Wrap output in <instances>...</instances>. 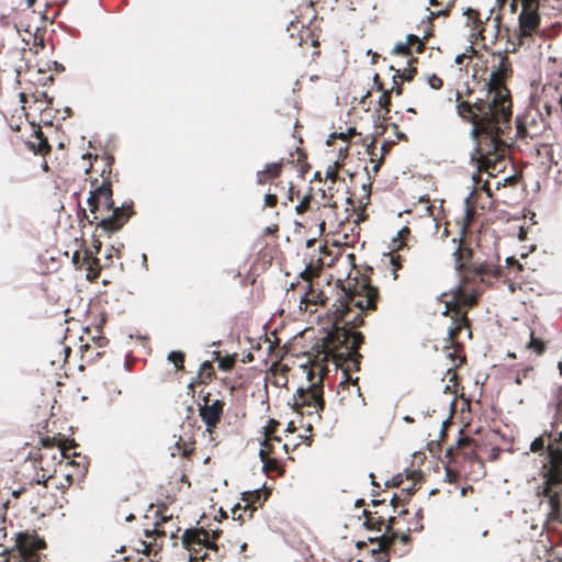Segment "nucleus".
Listing matches in <instances>:
<instances>
[{
	"label": "nucleus",
	"instance_id": "nucleus-31",
	"mask_svg": "<svg viewBox=\"0 0 562 562\" xmlns=\"http://www.w3.org/2000/svg\"><path fill=\"white\" fill-rule=\"evenodd\" d=\"M216 355V360L218 361V369L222 370V371H232L235 363H236V358H237V355H233V356H225V357H221V353L217 351L215 352Z\"/></svg>",
	"mask_w": 562,
	"mask_h": 562
},
{
	"label": "nucleus",
	"instance_id": "nucleus-1",
	"mask_svg": "<svg viewBox=\"0 0 562 562\" xmlns=\"http://www.w3.org/2000/svg\"><path fill=\"white\" fill-rule=\"evenodd\" d=\"M379 289L369 283L357 286L353 291L341 290V294L333 304V328L314 349L321 352L322 359H330L336 368L342 370L344 380L340 385L358 383L349 375L350 371H359L362 355L359 348L364 336L357 330L363 324V315L375 311L379 300Z\"/></svg>",
	"mask_w": 562,
	"mask_h": 562
},
{
	"label": "nucleus",
	"instance_id": "nucleus-41",
	"mask_svg": "<svg viewBox=\"0 0 562 562\" xmlns=\"http://www.w3.org/2000/svg\"><path fill=\"white\" fill-rule=\"evenodd\" d=\"M422 529H423L422 525L415 524L414 527H407L406 531L402 532L400 535V532L396 530V526L394 527V530L397 532V537L396 538H400L401 542L404 543V544H407L409 542V540H411V532L412 531H419Z\"/></svg>",
	"mask_w": 562,
	"mask_h": 562
},
{
	"label": "nucleus",
	"instance_id": "nucleus-10",
	"mask_svg": "<svg viewBox=\"0 0 562 562\" xmlns=\"http://www.w3.org/2000/svg\"><path fill=\"white\" fill-rule=\"evenodd\" d=\"M55 441L56 438L54 437L42 438L44 450L40 453L38 468L43 471V480L52 476L50 472L52 468L55 465V461L60 464L64 459H70V457L77 456L75 452L70 453V450L75 447L72 441L68 443L66 440L59 439L57 450L54 451Z\"/></svg>",
	"mask_w": 562,
	"mask_h": 562
},
{
	"label": "nucleus",
	"instance_id": "nucleus-21",
	"mask_svg": "<svg viewBox=\"0 0 562 562\" xmlns=\"http://www.w3.org/2000/svg\"><path fill=\"white\" fill-rule=\"evenodd\" d=\"M363 526L366 529L371 531H382L384 529V533L386 535L387 526L390 525L389 519L393 518L394 516H386L385 514H380V510H363Z\"/></svg>",
	"mask_w": 562,
	"mask_h": 562
},
{
	"label": "nucleus",
	"instance_id": "nucleus-3",
	"mask_svg": "<svg viewBox=\"0 0 562 562\" xmlns=\"http://www.w3.org/2000/svg\"><path fill=\"white\" fill-rule=\"evenodd\" d=\"M452 258L460 282L441 296L447 312L456 313L460 327L467 325L469 311L479 304L485 278H501L502 269L487 261L474 260V250L463 238L458 240Z\"/></svg>",
	"mask_w": 562,
	"mask_h": 562
},
{
	"label": "nucleus",
	"instance_id": "nucleus-7",
	"mask_svg": "<svg viewBox=\"0 0 562 562\" xmlns=\"http://www.w3.org/2000/svg\"><path fill=\"white\" fill-rule=\"evenodd\" d=\"M508 143H476L471 153V162L480 172H486L490 177H496L512 165Z\"/></svg>",
	"mask_w": 562,
	"mask_h": 562
},
{
	"label": "nucleus",
	"instance_id": "nucleus-55",
	"mask_svg": "<svg viewBox=\"0 0 562 562\" xmlns=\"http://www.w3.org/2000/svg\"><path fill=\"white\" fill-rule=\"evenodd\" d=\"M408 45L407 43L398 42L395 44L394 48L392 49L393 54H404L407 49Z\"/></svg>",
	"mask_w": 562,
	"mask_h": 562
},
{
	"label": "nucleus",
	"instance_id": "nucleus-34",
	"mask_svg": "<svg viewBox=\"0 0 562 562\" xmlns=\"http://www.w3.org/2000/svg\"><path fill=\"white\" fill-rule=\"evenodd\" d=\"M29 150L34 155L46 156L50 153L52 147L49 143H25Z\"/></svg>",
	"mask_w": 562,
	"mask_h": 562
},
{
	"label": "nucleus",
	"instance_id": "nucleus-45",
	"mask_svg": "<svg viewBox=\"0 0 562 562\" xmlns=\"http://www.w3.org/2000/svg\"><path fill=\"white\" fill-rule=\"evenodd\" d=\"M406 481V475L404 476L403 473H398L396 475H394L390 481H386L385 485L387 487L392 486V487H402L404 485Z\"/></svg>",
	"mask_w": 562,
	"mask_h": 562
},
{
	"label": "nucleus",
	"instance_id": "nucleus-59",
	"mask_svg": "<svg viewBox=\"0 0 562 562\" xmlns=\"http://www.w3.org/2000/svg\"><path fill=\"white\" fill-rule=\"evenodd\" d=\"M429 33H425L424 34V37L420 38L418 42H417V47H416V53L420 54L424 52L425 49V40L427 38Z\"/></svg>",
	"mask_w": 562,
	"mask_h": 562
},
{
	"label": "nucleus",
	"instance_id": "nucleus-2",
	"mask_svg": "<svg viewBox=\"0 0 562 562\" xmlns=\"http://www.w3.org/2000/svg\"><path fill=\"white\" fill-rule=\"evenodd\" d=\"M510 75V64L504 56H499L498 64L493 65L484 83L486 99L479 98L473 103L460 101L456 105L458 115L471 123L470 136L473 140H480L479 135L487 140H503L502 136L510 130V92L504 83Z\"/></svg>",
	"mask_w": 562,
	"mask_h": 562
},
{
	"label": "nucleus",
	"instance_id": "nucleus-38",
	"mask_svg": "<svg viewBox=\"0 0 562 562\" xmlns=\"http://www.w3.org/2000/svg\"><path fill=\"white\" fill-rule=\"evenodd\" d=\"M186 355L182 351H171L168 360L173 363L177 370L183 369Z\"/></svg>",
	"mask_w": 562,
	"mask_h": 562
},
{
	"label": "nucleus",
	"instance_id": "nucleus-61",
	"mask_svg": "<svg viewBox=\"0 0 562 562\" xmlns=\"http://www.w3.org/2000/svg\"><path fill=\"white\" fill-rule=\"evenodd\" d=\"M52 69L55 71V72H64L65 71V66L56 60L53 61V66H52Z\"/></svg>",
	"mask_w": 562,
	"mask_h": 562
},
{
	"label": "nucleus",
	"instance_id": "nucleus-50",
	"mask_svg": "<svg viewBox=\"0 0 562 562\" xmlns=\"http://www.w3.org/2000/svg\"><path fill=\"white\" fill-rule=\"evenodd\" d=\"M278 204V196L276 193H267L265 196V206L274 207Z\"/></svg>",
	"mask_w": 562,
	"mask_h": 562
},
{
	"label": "nucleus",
	"instance_id": "nucleus-14",
	"mask_svg": "<svg viewBox=\"0 0 562 562\" xmlns=\"http://www.w3.org/2000/svg\"><path fill=\"white\" fill-rule=\"evenodd\" d=\"M408 513L407 509H402L398 513V517H393L389 519L390 525L386 529V535H382L376 538H369V541L372 544H376L375 548L371 549V553L373 557H375L376 562H389L390 561V554L389 550L393 546L397 532L394 530V527L398 525V519L401 516L406 515Z\"/></svg>",
	"mask_w": 562,
	"mask_h": 562
},
{
	"label": "nucleus",
	"instance_id": "nucleus-19",
	"mask_svg": "<svg viewBox=\"0 0 562 562\" xmlns=\"http://www.w3.org/2000/svg\"><path fill=\"white\" fill-rule=\"evenodd\" d=\"M87 338L83 336L80 337V346L79 349L82 352V357H88L89 360H92L95 357H100L102 355L101 351H99L100 348H103L108 344V339L100 335H90V329L87 328Z\"/></svg>",
	"mask_w": 562,
	"mask_h": 562
},
{
	"label": "nucleus",
	"instance_id": "nucleus-28",
	"mask_svg": "<svg viewBox=\"0 0 562 562\" xmlns=\"http://www.w3.org/2000/svg\"><path fill=\"white\" fill-rule=\"evenodd\" d=\"M344 166L342 161L339 159L333 161L330 165L327 166L325 171V180L329 181L331 184H336L337 181L345 182V179H340L338 172L339 169Z\"/></svg>",
	"mask_w": 562,
	"mask_h": 562
},
{
	"label": "nucleus",
	"instance_id": "nucleus-27",
	"mask_svg": "<svg viewBox=\"0 0 562 562\" xmlns=\"http://www.w3.org/2000/svg\"><path fill=\"white\" fill-rule=\"evenodd\" d=\"M529 338L530 339L526 345V348L535 352L537 356L543 355L547 350L546 341L536 337L533 330L531 329H529Z\"/></svg>",
	"mask_w": 562,
	"mask_h": 562
},
{
	"label": "nucleus",
	"instance_id": "nucleus-46",
	"mask_svg": "<svg viewBox=\"0 0 562 562\" xmlns=\"http://www.w3.org/2000/svg\"><path fill=\"white\" fill-rule=\"evenodd\" d=\"M520 180V176L518 175H512L506 178H504L503 182H497L496 188L499 189V187H507V186H516Z\"/></svg>",
	"mask_w": 562,
	"mask_h": 562
},
{
	"label": "nucleus",
	"instance_id": "nucleus-64",
	"mask_svg": "<svg viewBox=\"0 0 562 562\" xmlns=\"http://www.w3.org/2000/svg\"><path fill=\"white\" fill-rule=\"evenodd\" d=\"M347 155H348V147L346 146L344 149L342 148L339 149V157H338V159L344 162V160L347 157Z\"/></svg>",
	"mask_w": 562,
	"mask_h": 562
},
{
	"label": "nucleus",
	"instance_id": "nucleus-6",
	"mask_svg": "<svg viewBox=\"0 0 562 562\" xmlns=\"http://www.w3.org/2000/svg\"><path fill=\"white\" fill-rule=\"evenodd\" d=\"M323 355L316 351L314 359L310 361V370L307 371V380L310 385L304 389H297L293 396L294 411L301 415H308L315 420H321V412L325 407L323 397V380L327 373V362L330 359H322Z\"/></svg>",
	"mask_w": 562,
	"mask_h": 562
},
{
	"label": "nucleus",
	"instance_id": "nucleus-47",
	"mask_svg": "<svg viewBox=\"0 0 562 562\" xmlns=\"http://www.w3.org/2000/svg\"><path fill=\"white\" fill-rule=\"evenodd\" d=\"M427 82L431 89L438 90L442 87V79L439 78L437 75L432 74L431 76L427 77Z\"/></svg>",
	"mask_w": 562,
	"mask_h": 562
},
{
	"label": "nucleus",
	"instance_id": "nucleus-36",
	"mask_svg": "<svg viewBox=\"0 0 562 562\" xmlns=\"http://www.w3.org/2000/svg\"><path fill=\"white\" fill-rule=\"evenodd\" d=\"M154 546H156V543L147 542V541H140L139 542V548H137V551H142L145 554V557H140V558H138L137 560H135L133 562H153L149 559V554L154 550Z\"/></svg>",
	"mask_w": 562,
	"mask_h": 562
},
{
	"label": "nucleus",
	"instance_id": "nucleus-18",
	"mask_svg": "<svg viewBox=\"0 0 562 562\" xmlns=\"http://www.w3.org/2000/svg\"><path fill=\"white\" fill-rule=\"evenodd\" d=\"M166 512H167V507L164 506V509L160 510L158 509L157 510V517L158 519L156 520L155 522V527L153 530H148L146 529L145 530V536L147 538H151L154 537L155 541L157 540V538H161V537H166L169 535V537L171 539H177L178 538V532L180 531V528L177 527L176 525H171L170 527L166 528L165 525L169 524L171 521V515L168 516L166 515Z\"/></svg>",
	"mask_w": 562,
	"mask_h": 562
},
{
	"label": "nucleus",
	"instance_id": "nucleus-49",
	"mask_svg": "<svg viewBox=\"0 0 562 562\" xmlns=\"http://www.w3.org/2000/svg\"><path fill=\"white\" fill-rule=\"evenodd\" d=\"M204 373L206 374L207 379H211V376L214 373L213 366H212V363L210 361H204L201 364L200 375H203Z\"/></svg>",
	"mask_w": 562,
	"mask_h": 562
},
{
	"label": "nucleus",
	"instance_id": "nucleus-11",
	"mask_svg": "<svg viewBox=\"0 0 562 562\" xmlns=\"http://www.w3.org/2000/svg\"><path fill=\"white\" fill-rule=\"evenodd\" d=\"M477 443L469 436H461L454 446L446 450V459L450 463L460 464L461 468L470 465L471 468L477 467L480 470L484 469V464L476 452Z\"/></svg>",
	"mask_w": 562,
	"mask_h": 562
},
{
	"label": "nucleus",
	"instance_id": "nucleus-40",
	"mask_svg": "<svg viewBox=\"0 0 562 562\" xmlns=\"http://www.w3.org/2000/svg\"><path fill=\"white\" fill-rule=\"evenodd\" d=\"M531 123L535 124V128L532 127V125H530L528 128H525L526 134H522V127H521L519 121L517 120L516 136H519V137L529 136L530 138H533L535 136H537L539 131H538V128L536 126L535 120H532Z\"/></svg>",
	"mask_w": 562,
	"mask_h": 562
},
{
	"label": "nucleus",
	"instance_id": "nucleus-5",
	"mask_svg": "<svg viewBox=\"0 0 562 562\" xmlns=\"http://www.w3.org/2000/svg\"><path fill=\"white\" fill-rule=\"evenodd\" d=\"M93 160L94 161L90 164V168L100 165L103 181L90 192L88 205L92 218L88 221L91 224L97 223L95 232L100 231L99 236L102 234L110 235L111 233L120 231L125 223H127L134 214L133 204H123L122 206L114 205L112 184L109 180L114 157L104 151L102 155L95 154ZM86 217L89 218L88 215H86Z\"/></svg>",
	"mask_w": 562,
	"mask_h": 562
},
{
	"label": "nucleus",
	"instance_id": "nucleus-52",
	"mask_svg": "<svg viewBox=\"0 0 562 562\" xmlns=\"http://www.w3.org/2000/svg\"><path fill=\"white\" fill-rule=\"evenodd\" d=\"M371 505L374 507V508H378V507H382L380 510V514H385L386 516H390L387 514V507L389 505L385 504V499H382V501H379V499H373L371 502Z\"/></svg>",
	"mask_w": 562,
	"mask_h": 562
},
{
	"label": "nucleus",
	"instance_id": "nucleus-63",
	"mask_svg": "<svg viewBox=\"0 0 562 562\" xmlns=\"http://www.w3.org/2000/svg\"><path fill=\"white\" fill-rule=\"evenodd\" d=\"M373 85L376 88V90H379V91L383 90L382 83L380 82L378 74H374V76H373Z\"/></svg>",
	"mask_w": 562,
	"mask_h": 562
},
{
	"label": "nucleus",
	"instance_id": "nucleus-30",
	"mask_svg": "<svg viewBox=\"0 0 562 562\" xmlns=\"http://www.w3.org/2000/svg\"><path fill=\"white\" fill-rule=\"evenodd\" d=\"M420 477H422V475L417 471H412L409 474H406V481L408 482V484L407 485H403L401 487L402 488V494H404V492H406V493H409V495L413 496V494L416 491V485L418 484Z\"/></svg>",
	"mask_w": 562,
	"mask_h": 562
},
{
	"label": "nucleus",
	"instance_id": "nucleus-22",
	"mask_svg": "<svg viewBox=\"0 0 562 562\" xmlns=\"http://www.w3.org/2000/svg\"><path fill=\"white\" fill-rule=\"evenodd\" d=\"M41 541L37 543L27 535H19L16 544L20 550L23 562H40L36 550L42 547Z\"/></svg>",
	"mask_w": 562,
	"mask_h": 562
},
{
	"label": "nucleus",
	"instance_id": "nucleus-62",
	"mask_svg": "<svg viewBox=\"0 0 562 562\" xmlns=\"http://www.w3.org/2000/svg\"><path fill=\"white\" fill-rule=\"evenodd\" d=\"M278 231H279L278 225L273 224V225H270V226L266 227L265 234L266 235H271V234H276Z\"/></svg>",
	"mask_w": 562,
	"mask_h": 562
},
{
	"label": "nucleus",
	"instance_id": "nucleus-57",
	"mask_svg": "<svg viewBox=\"0 0 562 562\" xmlns=\"http://www.w3.org/2000/svg\"><path fill=\"white\" fill-rule=\"evenodd\" d=\"M85 261H86V263H92L93 268L98 267L99 270L101 269V266L99 263V259L98 258H92L91 255H89L88 252H86Z\"/></svg>",
	"mask_w": 562,
	"mask_h": 562
},
{
	"label": "nucleus",
	"instance_id": "nucleus-20",
	"mask_svg": "<svg viewBox=\"0 0 562 562\" xmlns=\"http://www.w3.org/2000/svg\"><path fill=\"white\" fill-rule=\"evenodd\" d=\"M367 144V154L370 157V164L372 165L371 170L367 167L368 173L371 172L375 176L381 166L384 162L385 156L391 151L392 146L395 143H381V146L378 147V143H366Z\"/></svg>",
	"mask_w": 562,
	"mask_h": 562
},
{
	"label": "nucleus",
	"instance_id": "nucleus-43",
	"mask_svg": "<svg viewBox=\"0 0 562 562\" xmlns=\"http://www.w3.org/2000/svg\"><path fill=\"white\" fill-rule=\"evenodd\" d=\"M411 497L412 495H409V493L404 492V494H402L401 491L400 494L393 495L391 498V505L395 509L398 505H405L411 499Z\"/></svg>",
	"mask_w": 562,
	"mask_h": 562
},
{
	"label": "nucleus",
	"instance_id": "nucleus-13",
	"mask_svg": "<svg viewBox=\"0 0 562 562\" xmlns=\"http://www.w3.org/2000/svg\"><path fill=\"white\" fill-rule=\"evenodd\" d=\"M202 402L199 407V415L206 426L205 431L210 440L214 441L215 429L222 419L225 403L218 398H211L210 393L203 396Z\"/></svg>",
	"mask_w": 562,
	"mask_h": 562
},
{
	"label": "nucleus",
	"instance_id": "nucleus-33",
	"mask_svg": "<svg viewBox=\"0 0 562 562\" xmlns=\"http://www.w3.org/2000/svg\"><path fill=\"white\" fill-rule=\"evenodd\" d=\"M279 426H280V423L278 420H276L273 418L269 419L267 425L263 427V436H265L263 439H272V440L281 439L280 437H278L276 435Z\"/></svg>",
	"mask_w": 562,
	"mask_h": 562
},
{
	"label": "nucleus",
	"instance_id": "nucleus-23",
	"mask_svg": "<svg viewBox=\"0 0 562 562\" xmlns=\"http://www.w3.org/2000/svg\"><path fill=\"white\" fill-rule=\"evenodd\" d=\"M288 453V445L282 443L281 439L272 440V439H263L261 441V448L259 451L260 459H265L267 457H283Z\"/></svg>",
	"mask_w": 562,
	"mask_h": 562
},
{
	"label": "nucleus",
	"instance_id": "nucleus-16",
	"mask_svg": "<svg viewBox=\"0 0 562 562\" xmlns=\"http://www.w3.org/2000/svg\"><path fill=\"white\" fill-rule=\"evenodd\" d=\"M443 314L450 315V317L452 319V326H450V328L448 330V340L450 342V346L445 347L447 357L452 360V362L454 363L456 367H458L464 361V358L460 356V352L463 350V347L460 342H458V337L462 329H468V337L469 338L472 337V331L470 328L471 327L470 318L468 317V322H467L465 326L458 327L460 325V322L454 312H447V310H446Z\"/></svg>",
	"mask_w": 562,
	"mask_h": 562
},
{
	"label": "nucleus",
	"instance_id": "nucleus-12",
	"mask_svg": "<svg viewBox=\"0 0 562 562\" xmlns=\"http://www.w3.org/2000/svg\"><path fill=\"white\" fill-rule=\"evenodd\" d=\"M319 274V269L314 268L312 265L306 266L305 269L300 273V278L305 282L304 293L301 296L300 308L315 313L318 305H324L326 296L321 290L315 289L313 280Z\"/></svg>",
	"mask_w": 562,
	"mask_h": 562
},
{
	"label": "nucleus",
	"instance_id": "nucleus-24",
	"mask_svg": "<svg viewBox=\"0 0 562 562\" xmlns=\"http://www.w3.org/2000/svg\"><path fill=\"white\" fill-rule=\"evenodd\" d=\"M263 463V471L269 477L282 476L284 474V468L282 463V457H267L260 459Z\"/></svg>",
	"mask_w": 562,
	"mask_h": 562
},
{
	"label": "nucleus",
	"instance_id": "nucleus-8",
	"mask_svg": "<svg viewBox=\"0 0 562 562\" xmlns=\"http://www.w3.org/2000/svg\"><path fill=\"white\" fill-rule=\"evenodd\" d=\"M285 164L295 166L301 175H305L311 168L307 162L306 151L301 147H295V150L290 151L286 158H281L276 162H269L262 170L257 171V184L263 186L266 183H272L281 176Z\"/></svg>",
	"mask_w": 562,
	"mask_h": 562
},
{
	"label": "nucleus",
	"instance_id": "nucleus-32",
	"mask_svg": "<svg viewBox=\"0 0 562 562\" xmlns=\"http://www.w3.org/2000/svg\"><path fill=\"white\" fill-rule=\"evenodd\" d=\"M194 441H184L181 437L176 442V449L177 453L181 454L182 457H190L194 451Z\"/></svg>",
	"mask_w": 562,
	"mask_h": 562
},
{
	"label": "nucleus",
	"instance_id": "nucleus-9",
	"mask_svg": "<svg viewBox=\"0 0 562 562\" xmlns=\"http://www.w3.org/2000/svg\"><path fill=\"white\" fill-rule=\"evenodd\" d=\"M182 544L189 551L191 562H204L207 560V551H218V546L210 540V535L204 528L187 529L182 537Z\"/></svg>",
	"mask_w": 562,
	"mask_h": 562
},
{
	"label": "nucleus",
	"instance_id": "nucleus-48",
	"mask_svg": "<svg viewBox=\"0 0 562 562\" xmlns=\"http://www.w3.org/2000/svg\"><path fill=\"white\" fill-rule=\"evenodd\" d=\"M333 186H334V184H331V183H330V184L328 186V188H327V190H328V192H329V198H328V202H327V203H325V204L323 205L324 210L331 211V209H334V207H336V206H337V201H336V200H334V194H333V192H331V190H334V187H333Z\"/></svg>",
	"mask_w": 562,
	"mask_h": 562
},
{
	"label": "nucleus",
	"instance_id": "nucleus-26",
	"mask_svg": "<svg viewBox=\"0 0 562 562\" xmlns=\"http://www.w3.org/2000/svg\"><path fill=\"white\" fill-rule=\"evenodd\" d=\"M470 472H468L465 468H461L460 464L450 463L449 460H447L446 476L448 482L454 483L461 475L468 476Z\"/></svg>",
	"mask_w": 562,
	"mask_h": 562
},
{
	"label": "nucleus",
	"instance_id": "nucleus-4",
	"mask_svg": "<svg viewBox=\"0 0 562 562\" xmlns=\"http://www.w3.org/2000/svg\"><path fill=\"white\" fill-rule=\"evenodd\" d=\"M530 450L535 453L547 451V461L539 471V480L533 488L540 504L546 503L549 521H562V430H544L533 439Z\"/></svg>",
	"mask_w": 562,
	"mask_h": 562
},
{
	"label": "nucleus",
	"instance_id": "nucleus-29",
	"mask_svg": "<svg viewBox=\"0 0 562 562\" xmlns=\"http://www.w3.org/2000/svg\"><path fill=\"white\" fill-rule=\"evenodd\" d=\"M465 204H467L465 214L463 216L462 226H461V231H462L463 235L471 228V226L474 222L475 215H476V210L473 205L470 204V199L465 200Z\"/></svg>",
	"mask_w": 562,
	"mask_h": 562
},
{
	"label": "nucleus",
	"instance_id": "nucleus-44",
	"mask_svg": "<svg viewBox=\"0 0 562 562\" xmlns=\"http://www.w3.org/2000/svg\"><path fill=\"white\" fill-rule=\"evenodd\" d=\"M312 196L310 194L305 195L301 202L296 205L295 210L297 214H303L311 210Z\"/></svg>",
	"mask_w": 562,
	"mask_h": 562
},
{
	"label": "nucleus",
	"instance_id": "nucleus-15",
	"mask_svg": "<svg viewBox=\"0 0 562 562\" xmlns=\"http://www.w3.org/2000/svg\"><path fill=\"white\" fill-rule=\"evenodd\" d=\"M270 493L267 490H255L243 493L241 502L233 509L234 519L245 521L246 518L250 519L254 513L262 507L265 502L268 499Z\"/></svg>",
	"mask_w": 562,
	"mask_h": 562
},
{
	"label": "nucleus",
	"instance_id": "nucleus-56",
	"mask_svg": "<svg viewBox=\"0 0 562 562\" xmlns=\"http://www.w3.org/2000/svg\"><path fill=\"white\" fill-rule=\"evenodd\" d=\"M555 401L558 411H562V385H560L555 391Z\"/></svg>",
	"mask_w": 562,
	"mask_h": 562
},
{
	"label": "nucleus",
	"instance_id": "nucleus-58",
	"mask_svg": "<svg viewBox=\"0 0 562 562\" xmlns=\"http://www.w3.org/2000/svg\"><path fill=\"white\" fill-rule=\"evenodd\" d=\"M506 263L509 267H516L518 271H521L522 270V266L518 262L517 259H515L514 257H509L506 259Z\"/></svg>",
	"mask_w": 562,
	"mask_h": 562
},
{
	"label": "nucleus",
	"instance_id": "nucleus-54",
	"mask_svg": "<svg viewBox=\"0 0 562 562\" xmlns=\"http://www.w3.org/2000/svg\"><path fill=\"white\" fill-rule=\"evenodd\" d=\"M390 94L391 91H383L379 99V104L381 108H386L390 104Z\"/></svg>",
	"mask_w": 562,
	"mask_h": 562
},
{
	"label": "nucleus",
	"instance_id": "nucleus-51",
	"mask_svg": "<svg viewBox=\"0 0 562 562\" xmlns=\"http://www.w3.org/2000/svg\"><path fill=\"white\" fill-rule=\"evenodd\" d=\"M428 11V15H427V21L429 23H431V21L437 18V16H441V15H447L448 12H449V9L448 8H445V9H441V10H438V11H429L428 9H426Z\"/></svg>",
	"mask_w": 562,
	"mask_h": 562
},
{
	"label": "nucleus",
	"instance_id": "nucleus-42",
	"mask_svg": "<svg viewBox=\"0 0 562 562\" xmlns=\"http://www.w3.org/2000/svg\"><path fill=\"white\" fill-rule=\"evenodd\" d=\"M411 234V229L408 227H404L398 232L397 238L393 240L396 245V250H402L405 247V240Z\"/></svg>",
	"mask_w": 562,
	"mask_h": 562
},
{
	"label": "nucleus",
	"instance_id": "nucleus-39",
	"mask_svg": "<svg viewBox=\"0 0 562 562\" xmlns=\"http://www.w3.org/2000/svg\"><path fill=\"white\" fill-rule=\"evenodd\" d=\"M400 250L393 251L391 254V265H392V271L394 274V279L397 278V271L403 268L404 258L398 254Z\"/></svg>",
	"mask_w": 562,
	"mask_h": 562
},
{
	"label": "nucleus",
	"instance_id": "nucleus-17",
	"mask_svg": "<svg viewBox=\"0 0 562 562\" xmlns=\"http://www.w3.org/2000/svg\"><path fill=\"white\" fill-rule=\"evenodd\" d=\"M541 0H521L524 9L519 13V27L525 34L536 31L540 24L538 5Z\"/></svg>",
	"mask_w": 562,
	"mask_h": 562
},
{
	"label": "nucleus",
	"instance_id": "nucleus-53",
	"mask_svg": "<svg viewBox=\"0 0 562 562\" xmlns=\"http://www.w3.org/2000/svg\"><path fill=\"white\" fill-rule=\"evenodd\" d=\"M88 265V274H87V278L89 280H95L100 272H99V268H93L92 263H87Z\"/></svg>",
	"mask_w": 562,
	"mask_h": 562
},
{
	"label": "nucleus",
	"instance_id": "nucleus-35",
	"mask_svg": "<svg viewBox=\"0 0 562 562\" xmlns=\"http://www.w3.org/2000/svg\"><path fill=\"white\" fill-rule=\"evenodd\" d=\"M536 151L538 156H544L549 162L558 165V161L553 158L552 146L550 143H540L539 146L536 147Z\"/></svg>",
	"mask_w": 562,
	"mask_h": 562
},
{
	"label": "nucleus",
	"instance_id": "nucleus-25",
	"mask_svg": "<svg viewBox=\"0 0 562 562\" xmlns=\"http://www.w3.org/2000/svg\"><path fill=\"white\" fill-rule=\"evenodd\" d=\"M417 61V58H412L406 60V66L403 69H395L393 66H390L391 70H394L392 81L394 85L397 83V79L400 78L401 81H412L415 77L417 70L416 68L412 67V63Z\"/></svg>",
	"mask_w": 562,
	"mask_h": 562
},
{
	"label": "nucleus",
	"instance_id": "nucleus-60",
	"mask_svg": "<svg viewBox=\"0 0 562 562\" xmlns=\"http://www.w3.org/2000/svg\"><path fill=\"white\" fill-rule=\"evenodd\" d=\"M420 40V37L418 35H415V34H408L406 36V42L407 45H413L414 43H417L418 41Z\"/></svg>",
	"mask_w": 562,
	"mask_h": 562
},
{
	"label": "nucleus",
	"instance_id": "nucleus-37",
	"mask_svg": "<svg viewBox=\"0 0 562 562\" xmlns=\"http://www.w3.org/2000/svg\"><path fill=\"white\" fill-rule=\"evenodd\" d=\"M533 372V367L531 364H528V366H524L521 369H518L516 371V375H515V383L517 385H521L524 380H527L531 376Z\"/></svg>",
	"mask_w": 562,
	"mask_h": 562
}]
</instances>
